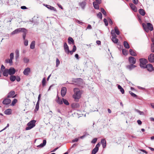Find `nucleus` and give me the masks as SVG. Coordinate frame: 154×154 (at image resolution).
I'll list each match as a JSON object with an SVG mask.
<instances>
[{"label":"nucleus","instance_id":"nucleus-1","mask_svg":"<svg viewBox=\"0 0 154 154\" xmlns=\"http://www.w3.org/2000/svg\"><path fill=\"white\" fill-rule=\"evenodd\" d=\"M74 94L73 95V98L76 101H78L81 98L82 91L80 90L78 88H75L73 89Z\"/></svg>","mask_w":154,"mask_h":154},{"label":"nucleus","instance_id":"nucleus-2","mask_svg":"<svg viewBox=\"0 0 154 154\" xmlns=\"http://www.w3.org/2000/svg\"><path fill=\"white\" fill-rule=\"evenodd\" d=\"M140 66L141 68L145 69V66L147 65L148 63L147 59L144 58H141L139 59Z\"/></svg>","mask_w":154,"mask_h":154},{"label":"nucleus","instance_id":"nucleus-3","mask_svg":"<svg viewBox=\"0 0 154 154\" xmlns=\"http://www.w3.org/2000/svg\"><path fill=\"white\" fill-rule=\"evenodd\" d=\"M35 122L36 121L35 120H32L29 122L27 124L28 126L26 128V130H29L33 128L35 126Z\"/></svg>","mask_w":154,"mask_h":154},{"label":"nucleus","instance_id":"nucleus-4","mask_svg":"<svg viewBox=\"0 0 154 154\" xmlns=\"http://www.w3.org/2000/svg\"><path fill=\"white\" fill-rule=\"evenodd\" d=\"M63 47L65 53L68 54L70 53L71 55H72L73 53L74 52H73L72 50L70 51L69 50V47L66 42H64V43Z\"/></svg>","mask_w":154,"mask_h":154},{"label":"nucleus","instance_id":"nucleus-5","mask_svg":"<svg viewBox=\"0 0 154 154\" xmlns=\"http://www.w3.org/2000/svg\"><path fill=\"white\" fill-rule=\"evenodd\" d=\"M72 82L77 83L78 85H82L83 83V80L81 78H74L72 79Z\"/></svg>","mask_w":154,"mask_h":154},{"label":"nucleus","instance_id":"nucleus-6","mask_svg":"<svg viewBox=\"0 0 154 154\" xmlns=\"http://www.w3.org/2000/svg\"><path fill=\"white\" fill-rule=\"evenodd\" d=\"M25 30V28H19L15 29L11 33V35H14L17 34L20 32H24Z\"/></svg>","mask_w":154,"mask_h":154},{"label":"nucleus","instance_id":"nucleus-7","mask_svg":"<svg viewBox=\"0 0 154 154\" xmlns=\"http://www.w3.org/2000/svg\"><path fill=\"white\" fill-rule=\"evenodd\" d=\"M112 36L111 39L115 43H117L118 42V40L116 38V35L114 32H112V30L111 32Z\"/></svg>","mask_w":154,"mask_h":154},{"label":"nucleus","instance_id":"nucleus-8","mask_svg":"<svg viewBox=\"0 0 154 154\" xmlns=\"http://www.w3.org/2000/svg\"><path fill=\"white\" fill-rule=\"evenodd\" d=\"M15 94V91H11L7 94V98H14L16 97V95H14Z\"/></svg>","mask_w":154,"mask_h":154},{"label":"nucleus","instance_id":"nucleus-9","mask_svg":"<svg viewBox=\"0 0 154 154\" xmlns=\"http://www.w3.org/2000/svg\"><path fill=\"white\" fill-rule=\"evenodd\" d=\"M128 61L131 64H134L136 63V59L133 57L130 56L128 58Z\"/></svg>","mask_w":154,"mask_h":154},{"label":"nucleus","instance_id":"nucleus-10","mask_svg":"<svg viewBox=\"0 0 154 154\" xmlns=\"http://www.w3.org/2000/svg\"><path fill=\"white\" fill-rule=\"evenodd\" d=\"M153 67L151 64H148L145 66V69L146 68L147 70L149 72H152L153 70Z\"/></svg>","mask_w":154,"mask_h":154},{"label":"nucleus","instance_id":"nucleus-11","mask_svg":"<svg viewBox=\"0 0 154 154\" xmlns=\"http://www.w3.org/2000/svg\"><path fill=\"white\" fill-rule=\"evenodd\" d=\"M8 70L9 75H14L16 72V70L13 67H11Z\"/></svg>","mask_w":154,"mask_h":154},{"label":"nucleus","instance_id":"nucleus-12","mask_svg":"<svg viewBox=\"0 0 154 154\" xmlns=\"http://www.w3.org/2000/svg\"><path fill=\"white\" fill-rule=\"evenodd\" d=\"M66 91L67 89L65 87H63L61 88V94L62 97H64L65 95Z\"/></svg>","mask_w":154,"mask_h":154},{"label":"nucleus","instance_id":"nucleus-13","mask_svg":"<svg viewBox=\"0 0 154 154\" xmlns=\"http://www.w3.org/2000/svg\"><path fill=\"white\" fill-rule=\"evenodd\" d=\"M148 60L150 63L154 62V54H151L148 56Z\"/></svg>","mask_w":154,"mask_h":154},{"label":"nucleus","instance_id":"nucleus-14","mask_svg":"<svg viewBox=\"0 0 154 154\" xmlns=\"http://www.w3.org/2000/svg\"><path fill=\"white\" fill-rule=\"evenodd\" d=\"M79 5L81 7L82 9L84 10L85 9V6L86 5V2L85 1H83L79 2Z\"/></svg>","mask_w":154,"mask_h":154},{"label":"nucleus","instance_id":"nucleus-15","mask_svg":"<svg viewBox=\"0 0 154 154\" xmlns=\"http://www.w3.org/2000/svg\"><path fill=\"white\" fill-rule=\"evenodd\" d=\"M11 100L8 98L5 99L2 102V103L4 105H8L11 103Z\"/></svg>","mask_w":154,"mask_h":154},{"label":"nucleus","instance_id":"nucleus-16","mask_svg":"<svg viewBox=\"0 0 154 154\" xmlns=\"http://www.w3.org/2000/svg\"><path fill=\"white\" fill-rule=\"evenodd\" d=\"M30 72V69L29 67H27L23 71L24 75H28Z\"/></svg>","mask_w":154,"mask_h":154},{"label":"nucleus","instance_id":"nucleus-17","mask_svg":"<svg viewBox=\"0 0 154 154\" xmlns=\"http://www.w3.org/2000/svg\"><path fill=\"white\" fill-rule=\"evenodd\" d=\"M44 5L47 7L48 9H50L51 11H57L56 9L53 6L48 5L44 4Z\"/></svg>","mask_w":154,"mask_h":154},{"label":"nucleus","instance_id":"nucleus-18","mask_svg":"<svg viewBox=\"0 0 154 154\" xmlns=\"http://www.w3.org/2000/svg\"><path fill=\"white\" fill-rule=\"evenodd\" d=\"M129 5L131 9L135 12L137 11V8L136 6L132 3H130Z\"/></svg>","mask_w":154,"mask_h":154},{"label":"nucleus","instance_id":"nucleus-19","mask_svg":"<svg viewBox=\"0 0 154 154\" xmlns=\"http://www.w3.org/2000/svg\"><path fill=\"white\" fill-rule=\"evenodd\" d=\"M68 44L69 45H74L75 42L74 40L71 37H69L68 38Z\"/></svg>","mask_w":154,"mask_h":154},{"label":"nucleus","instance_id":"nucleus-20","mask_svg":"<svg viewBox=\"0 0 154 154\" xmlns=\"http://www.w3.org/2000/svg\"><path fill=\"white\" fill-rule=\"evenodd\" d=\"M3 72V75L5 77H8V76L9 73V71L8 69H6L2 71Z\"/></svg>","mask_w":154,"mask_h":154},{"label":"nucleus","instance_id":"nucleus-21","mask_svg":"<svg viewBox=\"0 0 154 154\" xmlns=\"http://www.w3.org/2000/svg\"><path fill=\"white\" fill-rule=\"evenodd\" d=\"M134 64H131L130 65H127L126 66V67L127 69H129L130 70H131L136 67V65Z\"/></svg>","mask_w":154,"mask_h":154},{"label":"nucleus","instance_id":"nucleus-22","mask_svg":"<svg viewBox=\"0 0 154 154\" xmlns=\"http://www.w3.org/2000/svg\"><path fill=\"white\" fill-rule=\"evenodd\" d=\"M56 101L58 104L60 105L62 104L63 103V100H62L60 98L58 95H57V97Z\"/></svg>","mask_w":154,"mask_h":154},{"label":"nucleus","instance_id":"nucleus-23","mask_svg":"<svg viewBox=\"0 0 154 154\" xmlns=\"http://www.w3.org/2000/svg\"><path fill=\"white\" fill-rule=\"evenodd\" d=\"M101 143L102 145L103 148H105L106 146V141L105 139H102L101 140Z\"/></svg>","mask_w":154,"mask_h":154},{"label":"nucleus","instance_id":"nucleus-24","mask_svg":"<svg viewBox=\"0 0 154 154\" xmlns=\"http://www.w3.org/2000/svg\"><path fill=\"white\" fill-rule=\"evenodd\" d=\"M71 106L73 108H77L80 107V105L78 103H72Z\"/></svg>","mask_w":154,"mask_h":154},{"label":"nucleus","instance_id":"nucleus-25","mask_svg":"<svg viewBox=\"0 0 154 154\" xmlns=\"http://www.w3.org/2000/svg\"><path fill=\"white\" fill-rule=\"evenodd\" d=\"M142 26L144 30L147 32L149 31V29L147 27L146 25L144 23H142Z\"/></svg>","mask_w":154,"mask_h":154},{"label":"nucleus","instance_id":"nucleus-26","mask_svg":"<svg viewBox=\"0 0 154 154\" xmlns=\"http://www.w3.org/2000/svg\"><path fill=\"white\" fill-rule=\"evenodd\" d=\"M46 143V140H44L43 141V143L37 146L38 147H43L45 145Z\"/></svg>","mask_w":154,"mask_h":154},{"label":"nucleus","instance_id":"nucleus-27","mask_svg":"<svg viewBox=\"0 0 154 154\" xmlns=\"http://www.w3.org/2000/svg\"><path fill=\"white\" fill-rule=\"evenodd\" d=\"M146 24L147 27L149 29V30L150 31H152L153 30V26L151 23H147Z\"/></svg>","mask_w":154,"mask_h":154},{"label":"nucleus","instance_id":"nucleus-28","mask_svg":"<svg viewBox=\"0 0 154 154\" xmlns=\"http://www.w3.org/2000/svg\"><path fill=\"white\" fill-rule=\"evenodd\" d=\"M139 14L143 16H144L146 14V12L144 10L142 9H140L138 10Z\"/></svg>","mask_w":154,"mask_h":154},{"label":"nucleus","instance_id":"nucleus-29","mask_svg":"<svg viewBox=\"0 0 154 154\" xmlns=\"http://www.w3.org/2000/svg\"><path fill=\"white\" fill-rule=\"evenodd\" d=\"M130 54L132 56H136L137 54L132 49H130L129 50Z\"/></svg>","mask_w":154,"mask_h":154},{"label":"nucleus","instance_id":"nucleus-30","mask_svg":"<svg viewBox=\"0 0 154 154\" xmlns=\"http://www.w3.org/2000/svg\"><path fill=\"white\" fill-rule=\"evenodd\" d=\"M11 109H6L4 112V113L6 115H10L11 113Z\"/></svg>","mask_w":154,"mask_h":154},{"label":"nucleus","instance_id":"nucleus-31","mask_svg":"<svg viewBox=\"0 0 154 154\" xmlns=\"http://www.w3.org/2000/svg\"><path fill=\"white\" fill-rule=\"evenodd\" d=\"M123 45L124 47L127 49H129L130 48V46L127 41H124L123 42Z\"/></svg>","mask_w":154,"mask_h":154},{"label":"nucleus","instance_id":"nucleus-32","mask_svg":"<svg viewBox=\"0 0 154 154\" xmlns=\"http://www.w3.org/2000/svg\"><path fill=\"white\" fill-rule=\"evenodd\" d=\"M98 3L94 2H93V5L94 8L96 9H99V5Z\"/></svg>","mask_w":154,"mask_h":154},{"label":"nucleus","instance_id":"nucleus-33","mask_svg":"<svg viewBox=\"0 0 154 154\" xmlns=\"http://www.w3.org/2000/svg\"><path fill=\"white\" fill-rule=\"evenodd\" d=\"M118 88L122 94H124L125 93V91L123 88L119 85H118Z\"/></svg>","mask_w":154,"mask_h":154},{"label":"nucleus","instance_id":"nucleus-34","mask_svg":"<svg viewBox=\"0 0 154 154\" xmlns=\"http://www.w3.org/2000/svg\"><path fill=\"white\" fill-rule=\"evenodd\" d=\"M16 76L13 75H11L10 77V80L12 82H13L15 81L16 80Z\"/></svg>","mask_w":154,"mask_h":154},{"label":"nucleus","instance_id":"nucleus-35","mask_svg":"<svg viewBox=\"0 0 154 154\" xmlns=\"http://www.w3.org/2000/svg\"><path fill=\"white\" fill-rule=\"evenodd\" d=\"M35 48V41H32L30 45V48L31 49H34Z\"/></svg>","mask_w":154,"mask_h":154},{"label":"nucleus","instance_id":"nucleus-36","mask_svg":"<svg viewBox=\"0 0 154 154\" xmlns=\"http://www.w3.org/2000/svg\"><path fill=\"white\" fill-rule=\"evenodd\" d=\"M12 60L13 59H6L5 60V62L7 63H9L10 65H12L13 63Z\"/></svg>","mask_w":154,"mask_h":154},{"label":"nucleus","instance_id":"nucleus-37","mask_svg":"<svg viewBox=\"0 0 154 154\" xmlns=\"http://www.w3.org/2000/svg\"><path fill=\"white\" fill-rule=\"evenodd\" d=\"M39 108V102H38V101H37L36 106H35V111L36 112L38 110Z\"/></svg>","mask_w":154,"mask_h":154},{"label":"nucleus","instance_id":"nucleus-38","mask_svg":"<svg viewBox=\"0 0 154 154\" xmlns=\"http://www.w3.org/2000/svg\"><path fill=\"white\" fill-rule=\"evenodd\" d=\"M114 30L115 33H116V34L117 35H119L120 34V32L119 31L118 29V28L116 26L114 28Z\"/></svg>","mask_w":154,"mask_h":154},{"label":"nucleus","instance_id":"nucleus-39","mask_svg":"<svg viewBox=\"0 0 154 154\" xmlns=\"http://www.w3.org/2000/svg\"><path fill=\"white\" fill-rule=\"evenodd\" d=\"M62 100L63 102L66 105H69V103L66 100L64 99L63 98H62Z\"/></svg>","mask_w":154,"mask_h":154},{"label":"nucleus","instance_id":"nucleus-40","mask_svg":"<svg viewBox=\"0 0 154 154\" xmlns=\"http://www.w3.org/2000/svg\"><path fill=\"white\" fill-rule=\"evenodd\" d=\"M17 100L16 99H14L12 101L11 104V106H14L15 104L17 102Z\"/></svg>","mask_w":154,"mask_h":154},{"label":"nucleus","instance_id":"nucleus-41","mask_svg":"<svg viewBox=\"0 0 154 154\" xmlns=\"http://www.w3.org/2000/svg\"><path fill=\"white\" fill-rule=\"evenodd\" d=\"M98 150L99 149L94 148L93 149L92 151L91 154H96L98 151Z\"/></svg>","mask_w":154,"mask_h":154},{"label":"nucleus","instance_id":"nucleus-42","mask_svg":"<svg viewBox=\"0 0 154 154\" xmlns=\"http://www.w3.org/2000/svg\"><path fill=\"white\" fill-rule=\"evenodd\" d=\"M129 94L131 95V96L134 97H135L136 98H137V95H136L135 94L133 93L131 91H129Z\"/></svg>","mask_w":154,"mask_h":154},{"label":"nucleus","instance_id":"nucleus-43","mask_svg":"<svg viewBox=\"0 0 154 154\" xmlns=\"http://www.w3.org/2000/svg\"><path fill=\"white\" fill-rule=\"evenodd\" d=\"M46 80H45V78H44L42 79V85L43 87H44L46 85Z\"/></svg>","mask_w":154,"mask_h":154},{"label":"nucleus","instance_id":"nucleus-44","mask_svg":"<svg viewBox=\"0 0 154 154\" xmlns=\"http://www.w3.org/2000/svg\"><path fill=\"white\" fill-rule=\"evenodd\" d=\"M122 53L125 56H126L128 54V51L125 49H124L122 50Z\"/></svg>","mask_w":154,"mask_h":154},{"label":"nucleus","instance_id":"nucleus-45","mask_svg":"<svg viewBox=\"0 0 154 154\" xmlns=\"http://www.w3.org/2000/svg\"><path fill=\"white\" fill-rule=\"evenodd\" d=\"M24 32H23V39L24 40H25V38H26V37L27 30L26 29H25V30H24Z\"/></svg>","mask_w":154,"mask_h":154},{"label":"nucleus","instance_id":"nucleus-46","mask_svg":"<svg viewBox=\"0 0 154 154\" xmlns=\"http://www.w3.org/2000/svg\"><path fill=\"white\" fill-rule=\"evenodd\" d=\"M23 62L25 63H28L29 61V60L27 58L24 57L23 59Z\"/></svg>","mask_w":154,"mask_h":154},{"label":"nucleus","instance_id":"nucleus-47","mask_svg":"<svg viewBox=\"0 0 154 154\" xmlns=\"http://www.w3.org/2000/svg\"><path fill=\"white\" fill-rule=\"evenodd\" d=\"M100 11L101 12L103 13V14L105 16H106V11H105L104 9L103 8H101L100 9Z\"/></svg>","mask_w":154,"mask_h":154},{"label":"nucleus","instance_id":"nucleus-48","mask_svg":"<svg viewBox=\"0 0 154 154\" xmlns=\"http://www.w3.org/2000/svg\"><path fill=\"white\" fill-rule=\"evenodd\" d=\"M60 64V61L58 58L56 59V66L58 67Z\"/></svg>","mask_w":154,"mask_h":154},{"label":"nucleus","instance_id":"nucleus-49","mask_svg":"<svg viewBox=\"0 0 154 154\" xmlns=\"http://www.w3.org/2000/svg\"><path fill=\"white\" fill-rule=\"evenodd\" d=\"M16 53V58L17 59L19 57V51L18 50H16L15 51Z\"/></svg>","mask_w":154,"mask_h":154},{"label":"nucleus","instance_id":"nucleus-50","mask_svg":"<svg viewBox=\"0 0 154 154\" xmlns=\"http://www.w3.org/2000/svg\"><path fill=\"white\" fill-rule=\"evenodd\" d=\"M151 51L152 52H154V44H152L151 45Z\"/></svg>","mask_w":154,"mask_h":154},{"label":"nucleus","instance_id":"nucleus-51","mask_svg":"<svg viewBox=\"0 0 154 154\" xmlns=\"http://www.w3.org/2000/svg\"><path fill=\"white\" fill-rule=\"evenodd\" d=\"M97 16L98 17L100 18V19H101L102 18V14L101 12H100L98 13L97 14Z\"/></svg>","mask_w":154,"mask_h":154},{"label":"nucleus","instance_id":"nucleus-52","mask_svg":"<svg viewBox=\"0 0 154 154\" xmlns=\"http://www.w3.org/2000/svg\"><path fill=\"white\" fill-rule=\"evenodd\" d=\"M135 110L137 112H138L139 113V114L140 115H143L144 114V112H141V111H140L138 109H135Z\"/></svg>","mask_w":154,"mask_h":154},{"label":"nucleus","instance_id":"nucleus-53","mask_svg":"<svg viewBox=\"0 0 154 154\" xmlns=\"http://www.w3.org/2000/svg\"><path fill=\"white\" fill-rule=\"evenodd\" d=\"M101 143L100 142L98 143L95 146V148L99 149V148L100 146Z\"/></svg>","mask_w":154,"mask_h":154},{"label":"nucleus","instance_id":"nucleus-54","mask_svg":"<svg viewBox=\"0 0 154 154\" xmlns=\"http://www.w3.org/2000/svg\"><path fill=\"white\" fill-rule=\"evenodd\" d=\"M137 17H138V21H139V22L140 23L142 22L141 17L140 15H138Z\"/></svg>","mask_w":154,"mask_h":154},{"label":"nucleus","instance_id":"nucleus-55","mask_svg":"<svg viewBox=\"0 0 154 154\" xmlns=\"http://www.w3.org/2000/svg\"><path fill=\"white\" fill-rule=\"evenodd\" d=\"M103 21L105 23V25L106 26H107L108 24L107 20L106 18H104L103 20Z\"/></svg>","mask_w":154,"mask_h":154},{"label":"nucleus","instance_id":"nucleus-56","mask_svg":"<svg viewBox=\"0 0 154 154\" xmlns=\"http://www.w3.org/2000/svg\"><path fill=\"white\" fill-rule=\"evenodd\" d=\"M97 140V138L93 139L91 141V143H95L96 142Z\"/></svg>","mask_w":154,"mask_h":154},{"label":"nucleus","instance_id":"nucleus-57","mask_svg":"<svg viewBox=\"0 0 154 154\" xmlns=\"http://www.w3.org/2000/svg\"><path fill=\"white\" fill-rule=\"evenodd\" d=\"M108 20L109 23V24H110L111 25H112L113 24L112 21L111 19L110 18H108Z\"/></svg>","mask_w":154,"mask_h":154},{"label":"nucleus","instance_id":"nucleus-58","mask_svg":"<svg viewBox=\"0 0 154 154\" xmlns=\"http://www.w3.org/2000/svg\"><path fill=\"white\" fill-rule=\"evenodd\" d=\"M10 59H13L14 57V54L13 53H11L10 54Z\"/></svg>","mask_w":154,"mask_h":154},{"label":"nucleus","instance_id":"nucleus-59","mask_svg":"<svg viewBox=\"0 0 154 154\" xmlns=\"http://www.w3.org/2000/svg\"><path fill=\"white\" fill-rule=\"evenodd\" d=\"M75 21L77 23L81 25H82L83 23V22H82L80 21L79 20L77 19L75 20Z\"/></svg>","mask_w":154,"mask_h":154},{"label":"nucleus","instance_id":"nucleus-60","mask_svg":"<svg viewBox=\"0 0 154 154\" xmlns=\"http://www.w3.org/2000/svg\"><path fill=\"white\" fill-rule=\"evenodd\" d=\"M24 44L25 46H27L28 45V41L27 40H25Z\"/></svg>","mask_w":154,"mask_h":154},{"label":"nucleus","instance_id":"nucleus-61","mask_svg":"<svg viewBox=\"0 0 154 154\" xmlns=\"http://www.w3.org/2000/svg\"><path fill=\"white\" fill-rule=\"evenodd\" d=\"M76 50V47L75 45H74L73 46V49L72 50L73 52H75Z\"/></svg>","mask_w":154,"mask_h":154},{"label":"nucleus","instance_id":"nucleus-62","mask_svg":"<svg viewBox=\"0 0 154 154\" xmlns=\"http://www.w3.org/2000/svg\"><path fill=\"white\" fill-rule=\"evenodd\" d=\"M133 3L135 5H137L138 2V0H132Z\"/></svg>","mask_w":154,"mask_h":154},{"label":"nucleus","instance_id":"nucleus-63","mask_svg":"<svg viewBox=\"0 0 154 154\" xmlns=\"http://www.w3.org/2000/svg\"><path fill=\"white\" fill-rule=\"evenodd\" d=\"M5 66H4L3 65H2L1 68V71H2V70H3V69L5 70Z\"/></svg>","mask_w":154,"mask_h":154},{"label":"nucleus","instance_id":"nucleus-64","mask_svg":"<svg viewBox=\"0 0 154 154\" xmlns=\"http://www.w3.org/2000/svg\"><path fill=\"white\" fill-rule=\"evenodd\" d=\"M16 80L17 82H19L20 81V78L19 76H17V77H16Z\"/></svg>","mask_w":154,"mask_h":154}]
</instances>
